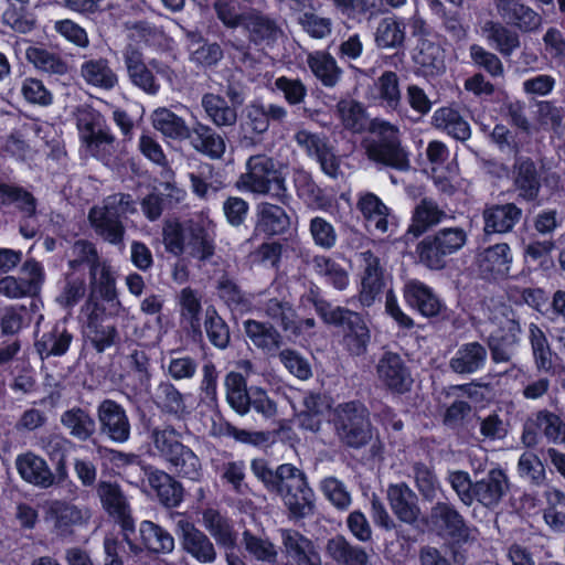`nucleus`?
<instances>
[{
	"label": "nucleus",
	"instance_id": "nucleus-52",
	"mask_svg": "<svg viewBox=\"0 0 565 565\" xmlns=\"http://www.w3.org/2000/svg\"><path fill=\"white\" fill-rule=\"evenodd\" d=\"M434 126L447 131L457 140H468L471 135L469 124L455 109L443 107L435 111L433 116Z\"/></svg>",
	"mask_w": 565,
	"mask_h": 565
},
{
	"label": "nucleus",
	"instance_id": "nucleus-13",
	"mask_svg": "<svg viewBox=\"0 0 565 565\" xmlns=\"http://www.w3.org/2000/svg\"><path fill=\"white\" fill-rule=\"evenodd\" d=\"M83 311L86 315L84 333L93 347L103 352L115 343L117 329L105 323L106 307L97 300H87Z\"/></svg>",
	"mask_w": 565,
	"mask_h": 565
},
{
	"label": "nucleus",
	"instance_id": "nucleus-64",
	"mask_svg": "<svg viewBox=\"0 0 565 565\" xmlns=\"http://www.w3.org/2000/svg\"><path fill=\"white\" fill-rule=\"evenodd\" d=\"M243 543L246 552L259 562L276 564L278 552L274 543L252 534L249 531L243 533Z\"/></svg>",
	"mask_w": 565,
	"mask_h": 565
},
{
	"label": "nucleus",
	"instance_id": "nucleus-4",
	"mask_svg": "<svg viewBox=\"0 0 565 565\" xmlns=\"http://www.w3.org/2000/svg\"><path fill=\"white\" fill-rule=\"evenodd\" d=\"M236 185L238 189L269 196L282 204L289 199L284 174L277 169L274 159L266 154H255L247 159L246 172L239 175Z\"/></svg>",
	"mask_w": 565,
	"mask_h": 565
},
{
	"label": "nucleus",
	"instance_id": "nucleus-14",
	"mask_svg": "<svg viewBox=\"0 0 565 565\" xmlns=\"http://www.w3.org/2000/svg\"><path fill=\"white\" fill-rule=\"evenodd\" d=\"M249 44L269 47L282 35L277 19L256 8H248L243 26Z\"/></svg>",
	"mask_w": 565,
	"mask_h": 565
},
{
	"label": "nucleus",
	"instance_id": "nucleus-23",
	"mask_svg": "<svg viewBox=\"0 0 565 565\" xmlns=\"http://www.w3.org/2000/svg\"><path fill=\"white\" fill-rule=\"evenodd\" d=\"M386 494L390 507L399 521L414 524L418 520L420 509L417 503V495L406 483L391 484Z\"/></svg>",
	"mask_w": 565,
	"mask_h": 565
},
{
	"label": "nucleus",
	"instance_id": "nucleus-28",
	"mask_svg": "<svg viewBox=\"0 0 565 565\" xmlns=\"http://www.w3.org/2000/svg\"><path fill=\"white\" fill-rule=\"evenodd\" d=\"M88 222L102 241L120 249L125 247L126 226L122 220L92 207L88 212Z\"/></svg>",
	"mask_w": 565,
	"mask_h": 565
},
{
	"label": "nucleus",
	"instance_id": "nucleus-1",
	"mask_svg": "<svg viewBox=\"0 0 565 565\" xmlns=\"http://www.w3.org/2000/svg\"><path fill=\"white\" fill-rule=\"evenodd\" d=\"M250 469L265 489L281 499L289 518L305 519L315 511V492L306 473L291 463L279 465L273 470L265 459H253Z\"/></svg>",
	"mask_w": 565,
	"mask_h": 565
},
{
	"label": "nucleus",
	"instance_id": "nucleus-24",
	"mask_svg": "<svg viewBox=\"0 0 565 565\" xmlns=\"http://www.w3.org/2000/svg\"><path fill=\"white\" fill-rule=\"evenodd\" d=\"M448 218L454 217L443 210L436 201L424 198L413 211L412 223L407 230V234L419 237Z\"/></svg>",
	"mask_w": 565,
	"mask_h": 565
},
{
	"label": "nucleus",
	"instance_id": "nucleus-47",
	"mask_svg": "<svg viewBox=\"0 0 565 565\" xmlns=\"http://www.w3.org/2000/svg\"><path fill=\"white\" fill-rule=\"evenodd\" d=\"M307 64L312 74L326 86L333 87L340 81L342 70L328 52L316 51L307 55Z\"/></svg>",
	"mask_w": 565,
	"mask_h": 565
},
{
	"label": "nucleus",
	"instance_id": "nucleus-3",
	"mask_svg": "<svg viewBox=\"0 0 565 565\" xmlns=\"http://www.w3.org/2000/svg\"><path fill=\"white\" fill-rule=\"evenodd\" d=\"M181 439L182 434L172 425L153 427L150 430L153 449L168 468L181 478L200 481L203 476L201 460Z\"/></svg>",
	"mask_w": 565,
	"mask_h": 565
},
{
	"label": "nucleus",
	"instance_id": "nucleus-59",
	"mask_svg": "<svg viewBox=\"0 0 565 565\" xmlns=\"http://www.w3.org/2000/svg\"><path fill=\"white\" fill-rule=\"evenodd\" d=\"M259 310L269 320L276 322L280 328L287 332L290 323L297 318V312L292 305L279 298H268L259 302Z\"/></svg>",
	"mask_w": 565,
	"mask_h": 565
},
{
	"label": "nucleus",
	"instance_id": "nucleus-48",
	"mask_svg": "<svg viewBox=\"0 0 565 565\" xmlns=\"http://www.w3.org/2000/svg\"><path fill=\"white\" fill-rule=\"evenodd\" d=\"M482 33L488 42L503 56H510L519 46L520 38L516 32L495 21H487Z\"/></svg>",
	"mask_w": 565,
	"mask_h": 565
},
{
	"label": "nucleus",
	"instance_id": "nucleus-16",
	"mask_svg": "<svg viewBox=\"0 0 565 565\" xmlns=\"http://www.w3.org/2000/svg\"><path fill=\"white\" fill-rule=\"evenodd\" d=\"M510 490L511 482L507 472L501 468H492L475 481V502L487 509H495Z\"/></svg>",
	"mask_w": 565,
	"mask_h": 565
},
{
	"label": "nucleus",
	"instance_id": "nucleus-46",
	"mask_svg": "<svg viewBox=\"0 0 565 565\" xmlns=\"http://www.w3.org/2000/svg\"><path fill=\"white\" fill-rule=\"evenodd\" d=\"M511 263V249L504 243L490 246L478 256L480 270L493 276H505L510 270Z\"/></svg>",
	"mask_w": 565,
	"mask_h": 565
},
{
	"label": "nucleus",
	"instance_id": "nucleus-43",
	"mask_svg": "<svg viewBox=\"0 0 565 565\" xmlns=\"http://www.w3.org/2000/svg\"><path fill=\"white\" fill-rule=\"evenodd\" d=\"M414 61L426 76L440 74L445 71V51L428 39H422L416 49Z\"/></svg>",
	"mask_w": 565,
	"mask_h": 565
},
{
	"label": "nucleus",
	"instance_id": "nucleus-37",
	"mask_svg": "<svg viewBox=\"0 0 565 565\" xmlns=\"http://www.w3.org/2000/svg\"><path fill=\"white\" fill-rule=\"evenodd\" d=\"M138 533L141 544L150 553L170 554L174 550L175 543L171 533L152 521H142Z\"/></svg>",
	"mask_w": 565,
	"mask_h": 565
},
{
	"label": "nucleus",
	"instance_id": "nucleus-9",
	"mask_svg": "<svg viewBox=\"0 0 565 565\" xmlns=\"http://www.w3.org/2000/svg\"><path fill=\"white\" fill-rule=\"evenodd\" d=\"M102 117L92 109H81L77 116V128L81 140L95 157L104 158L114 150L115 137L102 128Z\"/></svg>",
	"mask_w": 565,
	"mask_h": 565
},
{
	"label": "nucleus",
	"instance_id": "nucleus-56",
	"mask_svg": "<svg viewBox=\"0 0 565 565\" xmlns=\"http://www.w3.org/2000/svg\"><path fill=\"white\" fill-rule=\"evenodd\" d=\"M10 204H14L25 217L36 215L38 201L34 195L20 185L6 183L0 188V205Z\"/></svg>",
	"mask_w": 565,
	"mask_h": 565
},
{
	"label": "nucleus",
	"instance_id": "nucleus-25",
	"mask_svg": "<svg viewBox=\"0 0 565 565\" xmlns=\"http://www.w3.org/2000/svg\"><path fill=\"white\" fill-rule=\"evenodd\" d=\"M146 476L149 486L156 492L159 502L167 508H175L183 500V487L170 473L157 469L147 468Z\"/></svg>",
	"mask_w": 565,
	"mask_h": 565
},
{
	"label": "nucleus",
	"instance_id": "nucleus-63",
	"mask_svg": "<svg viewBox=\"0 0 565 565\" xmlns=\"http://www.w3.org/2000/svg\"><path fill=\"white\" fill-rule=\"evenodd\" d=\"M204 329L210 342L217 349H225L230 343V329L213 307L205 310Z\"/></svg>",
	"mask_w": 565,
	"mask_h": 565
},
{
	"label": "nucleus",
	"instance_id": "nucleus-5",
	"mask_svg": "<svg viewBox=\"0 0 565 565\" xmlns=\"http://www.w3.org/2000/svg\"><path fill=\"white\" fill-rule=\"evenodd\" d=\"M370 131L376 137L364 141L370 160L399 171L411 168L408 152L402 146L396 126L376 118L370 122Z\"/></svg>",
	"mask_w": 565,
	"mask_h": 565
},
{
	"label": "nucleus",
	"instance_id": "nucleus-55",
	"mask_svg": "<svg viewBox=\"0 0 565 565\" xmlns=\"http://www.w3.org/2000/svg\"><path fill=\"white\" fill-rule=\"evenodd\" d=\"M335 113L342 126L354 134L365 130L367 125L366 111L363 105L354 99H341L335 105Z\"/></svg>",
	"mask_w": 565,
	"mask_h": 565
},
{
	"label": "nucleus",
	"instance_id": "nucleus-40",
	"mask_svg": "<svg viewBox=\"0 0 565 565\" xmlns=\"http://www.w3.org/2000/svg\"><path fill=\"white\" fill-rule=\"evenodd\" d=\"M185 249L191 256L205 263L214 255V242L200 222L185 221Z\"/></svg>",
	"mask_w": 565,
	"mask_h": 565
},
{
	"label": "nucleus",
	"instance_id": "nucleus-32",
	"mask_svg": "<svg viewBox=\"0 0 565 565\" xmlns=\"http://www.w3.org/2000/svg\"><path fill=\"white\" fill-rule=\"evenodd\" d=\"M82 79L92 87L110 90L118 84V76L105 57L89 58L79 67Z\"/></svg>",
	"mask_w": 565,
	"mask_h": 565
},
{
	"label": "nucleus",
	"instance_id": "nucleus-51",
	"mask_svg": "<svg viewBox=\"0 0 565 565\" xmlns=\"http://www.w3.org/2000/svg\"><path fill=\"white\" fill-rule=\"evenodd\" d=\"M190 60L200 66L216 65L223 58V50L217 43H209L199 33H189Z\"/></svg>",
	"mask_w": 565,
	"mask_h": 565
},
{
	"label": "nucleus",
	"instance_id": "nucleus-11",
	"mask_svg": "<svg viewBox=\"0 0 565 565\" xmlns=\"http://www.w3.org/2000/svg\"><path fill=\"white\" fill-rule=\"evenodd\" d=\"M175 532L181 548L192 558L202 564H212L217 558L216 548L211 539L193 522L181 518L175 523Z\"/></svg>",
	"mask_w": 565,
	"mask_h": 565
},
{
	"label": "nucleus",
	"instance_id": "nucleus-44",
	"mask_svg": "<svg viewBox=\"0 0 565 565\" xmlns=\"http://www.w3.org/2000/svg\"><path fill=\"white\" fill-rule=\"evenodd\" d=\"M327 554L340 565H367L369 555L363 547L351 544L344 536L330 539L326 546Z\"/></svg>",
	"mask_w": 565,
	"mask_h": 565
},
{
	"label": "nucleus",
	"instance_id": "nucleus-38",
	"mask_svg": "<svg viewBox=\"0 0 565 565\" xmlns=\"http://www.w3.org/2000/svg\"><path fill=\"white\" fill-rule=\"evenodd\" d=\"M203 525L216 544L226 550H234L237 543V534L232 522L217 510L207 509L203 512Z\"/></svg>",
	"mask_w": 565,
	"mask_h": 565
},
{
	"label": "nucleus",
	"instance_id": "nucleus-35",
	"mask_svg": "<svg viewBox=\"0 0 565 565\" xmlns=\"http://www.w3.org/2000/svg\"><path fill=\"white\" fill-rule=\"evenodd\" d=\"M241 128L243 131L241 145L246 148L257 145L260 136L269 129L265 104H249L245 109V116L241 124Z\"/></svg>",
	"mask_w": 565,
	"mask_h": 565
},
{
	"label": "nucleus",
	"instance_id": "nucleus-22",
	"mask_svg": "<svg viewBox=\"0 0 565 565\" xmlns=\"http://www.w3.org/2000/svg\"><path fill=\"white\" fill-rule=\"evenodd\" d=\"M285 553L292 565H321V557L312 541L295 530H281Z\"/></svg>",
	"mask_w": 565,
	"mask_h": 565
},
{
	"label": "nucleus",
	"instance_id": "nucleus-2",
	"mask_svg": "<svg viewBox=\"0 0 565 565\" xmlns=\"http://www.w3.org/2000/svg\"><path fill=\"white\" fill-rule=\"evenodd\" d=\"M480 321L490 327L488 347L494 363H509L513 349L521 342V317L515 310L494 298L481 303Z\"/></svg>",
	"mask_w": 565,
	"mask_h": 565
},
{
	"label": "nucleus",
	"instance_id": "nucleus-36",
	"mask_svg": "<svg viewBox=\"0 0 565 565\" xmlns=\"http://www.w3.org/2000/svg\"><path fill=\"white\" fill-rule=\"evenodd\" d=\"M404 297L411 307L425 317L437 316L443 307L431 288L418 280H411L405 285Z\"/></svg>",
	"mask_w": 565,
	"mask_h": 565
},
{
	"label": "nucleus",
	"instance_id": "nucleus-53",
	"mask_svg": "<svg viewBox=\"0 0 565 565\" xmlns=\"http://www.w3.org/2000/svg\"><path fill=\"white\" fill-rule=\"evenodd\" d=\"M224 384L230 406L239 415L247 414L250 409V390H247L244 376L231 372L226 375Z\"/></svg>",
	"mask_w": 565,
	"mask_h": 565
},
{
	"label": "nucleus",
	"instance_id": "nucleus-20",
	"mask_svg": "<svg viewBox=\"0 0 565 565\" xmlns=\"http://www.w3.org/2000/svg\"><path fill=\"white\" fill-rule=\"evenodd\" d=\"M366 227L373 233L384 234L394 225L391 210L372 192L362 193L356 203Z\"/></svg>",
	"mask_w": 565,
	"mask_h": 565
},
{
	"label": "nucleus",
	"instance_id": "nucleus-61",
	"mask_svg": "<svg viewBox=\"0 0 565 565\" xmlns=\"http://www.w3.org/2000/svg\"><path fill=\"white\" fill-rule=\"evenodd\" d=\"M26 57L38 70L51 75H64L68 71L67 63L60 55L45 49L30 47Z\"/></svg>",
	"mask_w": 565,
	"mask_h": 565
},
{
	"label": "nucleus",
	"instance_id": "nucleus-57",
	"mask_svg": "<svg viewBox=\"0 0 565 565\" xmlns=\"http://www.w3.org/2000/svg\"><path fill=\"white\" fill-rule=\"evenodd\" d=\"M90 294L88 300L113 298L116 290V280L111 274L110 266L103 262L89 270Z\"/></svg>",
	"mask_w": 565,
	"mask_h": 565
},
{
	"label": "nucleus",
	"instance_id": "nucleus-31",
	"mask_svg": "<svg viewBox=\"0 0 565 565\" xmlns=\"http://www.w3.org/2000/svg\"><path fill=\"white\" fill-rule=\"evenodd\" d=\"M487 348L477 342H468L456 351L449 361V367L457 374H472L481 370L487 362Z\"/></svg>",
	"mask_w": 565,
	"mask_h": 565
},
{
	"label": "nucleus",
	"instance_id": "nucleus-41",
	"mask_svg": "<svg viewBox=\"0 0 565 565\" xmlns=\"http://www.w3.org/2000/svg\"><path fill=\"white\" fill-rule=\"evenodd\" d=\"M244 331L248 340L258 349L265 352H275L282 344V335L268 322L257 320H246Z\"/></svg>",
	"mask_w": 565,
	"mask_h": 565
},
{
	"label": "nucleus",
	"instance_id": "nucleus-15",
	"mask_svg": "<svg viewBox=\"0 0 565 565\" xmlns=\"http://www.w3.org/2000/svg\"><path fill=\"white\" fill-rule=\"evenodd\" d=\"M97 419L103 435L117 444L130 438V420L126 409L113 399H104L97 406Z\"/></svg>",
	"mask_w": 565,
	"mask_h": 565
},
{
	"label": "nucleus",
	"instance_id": "nucleus-34",
	"mask_svg": "<svg viewBox=\"0 0 565 565\" xmlns=\"http://www.w3.org/2000/svg\"><path fill=\"white\" fill-rule=\"evenodd\" d=\"M302 408L297 414L301 428L318 431L321 427L323 416L331 407L330 399L317 392H308L302 397Z\"/></svg>",
	"mask_w": 565,
	"mask_h": 565
},
{
	"label": "nucleus",
	"instance_id": "nucleus-8",
	"mask_svg": "<svg viewBox=\"0 0 565 565\" xmlns=\"http://www.w3.org/2000/svg\"><path fill=\"white\" fill-rule=\"evenodd\" d=\"M427 529L443 539L467 542L470 529L461 513L449 502L438 501L424 519Z\"/></svg>",
	"mask_w": 565,
	"mask_h": 565
},
{
	"label": "nucleus",
	"instance_id": "nucleus-27",
	"mask_svg": "<svg viewBox=\"0 0 565 565\" xmlns=\"http://www.w3.org/2000/svg\"><path fill=\"white\" fill-rule=\"evenodd\" d=\"M513 185L519 198L532 202L541 190V178L535 163L529 158H519L513 164Z\"/></svg>",
	"mask_w": 565,
	"mask_h": 565
},
{
	"label": "nucleus",
	"instance_id": "nucleus-12",
	"mask_svg": "<svg viewBox=\"0 0 565 565\" xmlns=\"http://www.w3.org/2000/svg\"><path fill=\"white\" fill-rule=\"evenodd\" d=\"M43 511L44 521L50 523L60 536L72 534L74 526L85 524L90 516L87 509L60 499L45 501Z\"/></svg>",
	"mask_w": 565,
	"mask_h": 565
},
{
	"label": "nucleus",
	"instance_id": "nucleus-39",
	"mask_svg": "<svg viewBox=\"0 0 565 565\" xmlns=\"http://www.w3.org/2000/svg\"><path fill=\"white\" fill-rule=\"evenodd\" d=\"M406 39V25L396 17H385L380 20L374 32V43L382 50H399Z\"/></svg>",
	"mask_w": 565,
	"mask_h": 565
},
{
	"label": "nucleus",
	"instance_id": "nucleus-33",
	"mask_svg": "<svg viewBox=\"0 0 565 565\" xmlns=\"http://www.w3.org/2000/svg\"><path fill=\"white\" fill-rule=\"evenodd\" d=\"M289 225V216L281 206L269 202L257 204L255 233L279 235L285 233Z\"/></svg>",
	"mask_w": 565,
	"mask_h": 565
},
{
	"label": "nucleus",
	"instance_id": "nucleus-30",
	"mask_svg": "<svg viewBox=\"0 0 565 565\" xmlns=\"http://www.w3.org/2000/svg\"><path fill=\"white\" fill-rule=\"evenodd\" d=\"M522 217V210L514 203L491 205L483 211L484 232L504 234L513 230Z\"/></svg>",
	"mask_w": 565,
	"mask_h": 565
},
{
	"label": "nucleus",
	"instance_id": "nucleus-10",
	"mask_svg": "<svg viewBox=\"0 0 565 565\" xmlns=\"http://www.w3.org/2000/svg\"><path fill=\"white\" fill-rule=\"evenodd\" d=\"M328 324L343 328V342L351 354L359 356L366 352L371 334L365 321L358 312L338 306L335 315L330 316Z\"/></svg>",
	"mask_w": 565,
	"mask_h": 565
},
{
	"label": "nucleus",
	"instance_id": "nucleus-58",
	"mask_svg": "<svg viewBox=\"0 0 565 565\" xmlns=\"http://www.w3.org/2000/svg\"><path fill=\"white\" fill-rule=\"evenodd\" d=\"M153 401L161 412L180 417L186 412L183 395L170 382H161L154 392Z\"/></svg>",
	"mask_w": 565,
	"mask_h": 565
},
{
	"label": "nucleus",
	"instance_id": "nucleus-54",
	"mask_svg": "<svg viewBox=\"0 0 565 565\" xmlns=\"http://www.w3.org/2000/svg\"><path fill=\"white\" fill-rule=\"evenodd\" d=\"M313 271L324 278L338 290H344L349 285V274L341 264L331 257L316 255L311 260Z\"/></svg>",
	"mask_w": 565,
	"mask_h": 565
},
{
	"label": "nucleus",
	"instance_id": "nucleus-60",
	"mask_svg": "<svg viewBox=\"0 0 565 565\" xmlns=\"http://www.w3.org/2000/svg\"><path fill=\"white\" fill-rule=\"evenodd\" d=\"M97 494L103 507L110 514L120 518H125L128 514L129 505L118 484L100 481L97 487Z\"/></svg>",
	"mask_w": 565,
	"mask_h": 565
},
{
	"label": "nucleus",
	"instance_id": "nucleus-49",
	"mask_svg": "<svg viewBox=\"0 0 565 565\" xmlns=\"http://www.w3.org/2000/svg\"><path fill=\"white\" fill-rule=\"evenodd\" d=\"M62 425L79 441L88 440L96 431V423L88 412L73 407L61 416Z\"/></svg>",
	"mask_w": 565,
	"mask_h": 565
},
{
	"label": "nucleus",
	"instance_id": "nucleus-50",
	"mask_svg": "<svg viewBox=\"0 0 565 565\" xmlns=\"http://www.w3.org/2000/svg\"><path fill=\"white\" fill-rule=\"evenodd\" d=\"M151 122L156 130L170 139H185L189 135L185 120L166 107L153 110Z\"/></svg>",
	"mask_w": 565,
	"mask_h": 565
},
{
	"label": "nucleus",
	"instance_id": "nucleus-29",
	"mask_svg": "<svg viewBox=\"0 0 565 565\" xmlns=\"http://www.w3.org/2000/svg\"><path fill=\"white\" fill-rule=\"evenodd\" d=\"M185 139L198 152L211 159H220L226 150L224 138L209 125L196 122Z\"/></svg>",
	"mask_w": 565,
	"mask_h": 565
},
{
	"label": "nucleus",
	"instance_id": "nucleus-6",
	"mask_svg": "<svg viewBox=\"0 0 565 565\" xmlns=\"http://www.w3.org/2000/svg\"><path fill=\"white\" fill-rule=\"evenodd\" d=\"M467 232L459 226L444 227L425 236L416 246L419 263L431 270L444 269L449 256L467 243Z\"/></svg>",
	"mask_w": 565,
	"mask_h": 565
},
{
	"label": "nucleus",
	"instance_id": "nucleus-19",
	"mask_svg": "<svg viewBox=\"0 0 565 565\" xmlns=\"http://www.w3.org/2000/svg\"><path fill=\"white\" fill-rule=\"evenodd\" d=\"M362 268L360 301L370 307L383 288V266L381 259L372 250H364L359 255Z\"/></svg>",
	"mask_w": 565,
	"mask_h": 565
},
{
	"label": "nucleus",
	"instance_id": "nucleus-7",
	"mask_svg": "<svg viewBox=\"0 0 565 565\" xmlns=\"http://www.w3.org/2000/svg\"><path fill=\"white\" fill-rule=\"evenodd\" d=\"M335 430L339 439L351 448H361L372 439V427L365 407L355 402L338 408Z\"/></svg>",
	"mask_w": 565,
	"mask_h": 565
},
{
	"label": "nucleus",
	"instance_id": "nucleus-42",
	"mask_svg": "<svg viewBox=\"0 0 565 565\" xmlns=\"http://www.w3.org/2000/svg\"><path fill=\"white\" fill-rule=\"evenodd\" d=\"M527 340L531 347L533 363L539 372L548 373L554 369V352L551 348L545 332L536 324L530 323L527 328Z\"/></svg>",
	"mask_w": 565,
	"mask_h": 565
},
{
	"label": "nucleus",
	"instance_id": "nucleus-45",
	"mask_svg": "<svg viewBox=\"0 0 565 565\" xmlns=\"http://www.w3.org/2000/svg\"><path fill=\"white\" fill-rule=\"evenodd\" d=\"M201 105L206 117L217 127H232L237 121L235 107L228 105L227 100L214 93H206L202 96Z\"/></svg>",
	"mask_w": 565,
	"mask_h": 565
},
{
	"label": "nucleus",
	"instance_id": "nucleus-26",
	"mask_svg": "<svg viewBox=\"0 0 565 565\" xmlns=\"http://www.w3.org/2000/svg\"><path fill=\"white\" fill-rule=\"evenodd\" d=\"M15 466L24 481L42 489L54 486L53 471L42 457L25 452L17 457Z\"/></svg>",
	"mask_w": 565,
	"mask_h": 565
},
{
	"label": "nucleus",
	"instance_id": "nucleus-17",
	"mask_svg": "<svg viewBox=\"0 0 565 565\" xmlns=\"http://www.w3.org/2000/svg\"><path fill=\"white\" fill-rule=\"evenodd\" d=\"M376 372L384 386L394 393L403 394L412 387L409 369L397 353L385 352L379 360Z\"/></svg>",
	"mask_w": 565,
	"mask_h": 565
},
{
	"label": "nucleus",
	"instance_id": "nucleus-18",
	"mask_svg": "<svg viewBox=\"0 0 565 565\" xmlns=\"http://www.w3.org/2000/svg\"><path fill=\"white\" fill-rule=\"evenodd\" d=\"M495 8L502 20L523 33L536 32L542 26L541 14L521 0H495Z\"/></svg>",
	"mask_w": 565,
	"mask_h": 565
},
{
	"label": "nucleus",
	"instance_id": "nucleus-62",
	"mask_svg": "<svg viewBox=\"0 0 565 565\" xmlns=\"http://www.w3.org/2000/svg\"><path fill=\"white\" fill-rule=\"evenodd\" d=\"M428 8L434 15L441 20L444 29L454 40L461 41L467 36V29L462 24L458 11L447 10L440 0H428Z\"/></svg>",
	"mask_w": 565,
	"mask_h": 565
},
{
	"label": "nucleus",
	"instance_id": "nucleus-21",
	"mask_svg": "<svg viewBox=\"0 0 565 565\" xmlns=\"http://www.w3.org/2000/svg\"><path fill=\"white\" fill-rule=\"evenodd\" d=\"M74 335L65 321H57L50 330L36 335L34 349L42 360L67 353Z\"/></svg>",
	"mask_w": 565,
	"mask_h": 565
}]
</instances>
